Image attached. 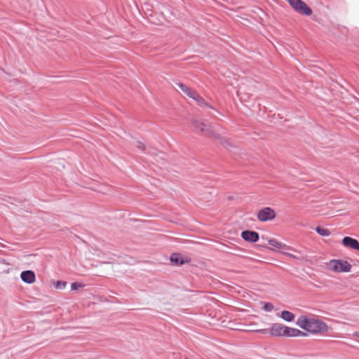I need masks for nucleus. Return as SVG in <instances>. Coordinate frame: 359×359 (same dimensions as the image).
Instances as JSON below:
<instances>
[{"label": "nucleus", "instance_id": "nucleus-15", "mask_svg": "<svg viewBox=\"0 0 359 359\" xmlns=\"http://www.w3.org/2000/svg\"><path fill=\"white\" fill-rule=\"evenodd\" d=\"M192 99L194 100L201 106H208V104L205 100L196 93L194 95Z\"/></svg>", "mask_w": 359, "mask_h": 359}, {"label": "nucleus", "instance_id": "nucleus-16", "mask_svg": "<svg viewBox=\"0 0 359 359\" xmlns=\"http://www.w3.org/2000/svg\"><path fill=\"white\" fill-rule=\"evenodd\" d=\"M268 242L270 245H271L272 247H274L277 249L282 248V247L283 245V244L282 243L278 241L276 239H269Z\"/></svg>", "mask_w": 359, "mask_h": 359}, {"label": "nucleus", "instance_id": "nucleus-17", "mask_svg": "<svg viewBox=\"0 0 359 359\" xmlns=\"http://www.w3.org/2000/svg\"><path fill=\"white\" fill-rule=\"evenodd\" d=\"M273 308L274 306L271 303H266L263 306V309L267 312H271L273 311Z\"/></svg>", "mask_w": 359, "mask_h": 359}, {"label": "nucleus", "instance_id": "nucleus-7", "mask_svg": "<svg viewBox=\"0 0 359 359\" xmlns=\"http://www.w3.org/2000/svg\"><path fill=\"white\" fill-rule=\"evenodd\" d=\"M342 244L346 248L359 250V242L351 237H344L342 240Z\"/></svg>", "mask_w": 359, "mask_h": 359}, {"label": "nucleus", "instance_id": "nucleus-10", "mask_svg": "<svg viewBox=\"0 0 359 359\" xmlns=\"http://www.w3.org/2000/svg\"><path fill=\"white\" fill-rule=\"evenodd\" d=\"M170 261L177 266L182 265L186 262L183 257L177 253H173L170 256Z\"/></svg>", "mask_w": 359, "mask_h": 359}, {"label": "nucleus", "instance_id": "nucleus-4", "mask_svg": "<svg viewBox=\"0 0 359 359\" xmlns=\"http://www.w3.org/2000/svg\"><path fill=\"white\" fill-rule=\"evenodd\" d=\"M275 217V211L269 207L264 208L259 210L257 212V219L260 222L271 221L273 220Z\"/></svg>", "mask_w": 359, "mask_h": 359}, {"label": "nucleus", "instance_id": "nucleus-19", "mask_svg": "<svg viewBox=\"0 0 359 359\" xmlns=\"http://www.w3.org/2000/svg\"><path fill=\"white\" fill-rule=\"evenodd\" d=\"M83 287V285L81 283H79L77 282L73 283L71 285V288L72 290H78L79 288Z\"/></svg>", "mask_w": 359, "mask_h": 359}, {"label": "nucleus", "instance_id": "nucleus-9", "mask_svg": "<svg viewBox=\"0 0 359 359\" xmlns=\"http://www.w3.org/2000/svg\"><path fill=\"white\" fill-rule=\"evenodd\" d=\"M307 334L298 329L287 327L286 337H306Z\"/></svg>", "mask_w": 359, "mask_h": 359}, {"label": "nucleus", "instance_id": "nucleus-11", "mask_svg": "<svg viewBox=\"0 0 359 359\" xmlns=\"http://www.w3.org/2000/svg\"><path fill=\"white\" fill-rule=\"evenodd\" d=\"M178 87L180 89L187 95H188L189 97L192 98L194 95L196 94L195 92L192 91L189 87L184 85L183 83H177Z\"/></svg>", "mask_w": 359, "mask_h": 359}, {"label": "nucleus", "instance_id": "nucleus-24", "mask_svg": "<svg viewBox=\"0 0 359 359\" xmlns=\"http://www.w3.org/2000/svg\"><path fill=\"white\" fill-rule=\"evenodd\" d=\"M148 152H149V154H153V152H151V151H148ZM154 154H155V153H154Z\"/></svg>", "mask_w": 359, "mask_h": 359}, {"label": "nucleus", "instance_id": "nucleus-8", "mask_svg": "<svg viewBox=\"0 0 359 359\" xmlns=\"http://www.w3.org/2000/svg\"><path fill=\"white\" fill-rule=\"evenodd\" d=\"M20 278L23 282L31 284L35 281L36 276L34 271L27 270L21 273Z\"/></svg>", "mask_w": 359, "mask_h": 359}, {"label": "nucleus", "instance_id": "nucleus-18", "mask_svg": "<svg viewBox=\"0 0 359 359\" xmlns=\"http://www.w3.org/2000/svg\"><path fill=\"white\" fill-rule=\"evenodd\" d=\"M66 286V282L58 280L55 285V288L57 289H64Z\"/></svg>", "mask_w": 359, "mask_h": 359}, {"label": "nucleus", "instance_id": "nucleus-23", "mask_svg": "<svg viewBox=\"0 0 359 359\" xmlns=\"http://www.w3.org/2000/svg\"><path fill=\"white\" fill-rule=\"evenodd\" d=\"M353 335H354L355 337H358V338H359V333H358V332H355V333L353 334Z\"/></svg>", "mask_w": 359, "mask_h": 359}, {"label": "nucleus", "instance_id": "nucleus-1", "mask_svg": "<svg viewBox=\"0 0 359 359\" xmlns=\"http://www.w3.org/2000/svg\"><path fill=\"white\" fill-rule=\"evenodd\" d=\"M296 324L302 329L313 334L327 332L328 326L324 322L313 318L301 316Z\"/></svg>", "mask_w": 359, "mask_h": 359}, {"label": "nucleus", "instance_id": "nucleus-21", "mask_svg": "<svg viewBox=\"0 0 359 359\" xmlns=\"http://www.w3.org/2000/svg\"><path fill=\"white\" fill-rule=\"evenodd\" d=\"M256 332L258 333H260V334H267L269 332V330L267 329H260V330H257Z\"/></svg>", "mask_w": 359, "mask_h": 359}, {"label": "nucleus", "instance_id": "nucleus-6", "mask_svg": "<svg viewBox=\"0 0 359 359\" xmlns=\"http://www.w3.org/2000/svg\"><path fill=\"white\" fill-rule=\"evenodd\" d=\"M242 238L249 242L255 243L259 240V233L254 231H244L241 233Z\"/></svg>", "mask_w": 359, "mask_h": 359}, {"label": "nucleus", "instance_id": "nucleus-5", "mask_svg": "<svg viewBox=\"0 0 359 359\" xmlns=\"http://www.w3.org/2000/svg\"><path fill=\"white\" fill-rule=\"evenodd\" d=\"M287 327L280 323H273L269 330V333L273 337H285Z\"/></svg>", "mask_w": 359, "mask_h": 359}, {"label": "nucleus", "instance_id": "nucleus-3", "mask_svg": "<svg viewBox=\"0 0 359 359\" xmlns=\"http://www.w3.org/2000/svg\"><path fill=\"white\" fill-rule=\"evenodd\" d=\"M291 7L297 13L309 16L312 14V10L302 0H288Z\"/></svg>", "mask_w": 359, "mask_h": 359}, {"label": "nucleus", "instance_id": "nucleus-20", "mask_svg": "<svg viewBox=\"0 0 359 359\" xmlns=\"http://www.w3.org/2000/svg\"><path fill=\"white\" fill-rule=\"evenodd\" d=\"M137 147L142 151H145L146 150V147L144 145V143L140 142V141H137Z\"/></svg>", "mask_w": 359, "mask_h": 359}, {"label": "nucleus", "instance_id": "nucleus-14", "mask_svg": "<svg viewBox=\"0 0 359 359\" xmlns=\"http://www.w3.org/2000/svg\"><path fill=\"white\" fill-rule=\"evenodd\" d=\"M316 231L322 236H329L330 235V231L328 229L322 228L320 226H317L316 228Z\"/></svg>", "mask_w": 359, "mask_h": 359}, {"label": "nucleus", "instance_id": "nucleus-22", "mask_svg": "<svg viewBox=\"0 0 359 359\" xmlns=\"http://www.w3.org/2000/svg\"><path fill=\"white\" fill-rule=\"evenodd\" d=\"M287 255L289 256L291 258L296 259H300V258L293 254L287 253Z\"/></svg>", "mask_w": 359, "mask_h": 359}, {"label": "nucleus", "instance_id": "nucleus-12", "mask_svg": "<svg viewBox=\"0 0 359 359\" xmlns=\"http://www.w3.org/2000/svg\"><path fill=\"white\" fill-rule=\"evenodd\" d=\"M281 318L287 322H292L294 320L295 316L288 311H283L280 314Z\"/></svg>", "mask_w": 359, "mask_h": 359}, {"label": "nucleus", "instance_id": "nucleus-13", "mask_svg": "<svg viewBox=\"0 0 359 359\" xmlns=\"http://www.w3.org/2000/svg\"><path fill=\"white\" fill-rule=\"evenodd\" d=\"M194 127L196 129L200 130L203 133H210L209 127L203 123L198 122V121H194Z\"/></svg>", "mask_w": 359, "mask_h": 359}, {"label": "nucleus", "instance_id": "nucleus-2", "mask_svg": "<svg viewBox=\"0 0 359 359\" xmlns=\"http://www.w3.org/2000/svg\"><path fill=\"white\" fill-rule=\"evenodd\" d=\"M327 266L330 270L337 273L349 272L351 269V264L342 259H332Z\"/></svg>", "mask_w": 359, "mask_h": 359}]
</instances>
